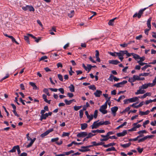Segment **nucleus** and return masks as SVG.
Returning a JSON list of instances; mask_svg holds the SVG:
<instances>
[{
	"mask_svg": "<svg viewBox=\"0 0 156 156\" xmlns=\"http://www.w3.org/2000/svg\"><path fill=\"white\" fill-rule=\"evenodd\" d=\"M108 53L110 55L115 57L118 56L119 58H124L123 56L125 55H126V58H127L130 56L129 53H128V51L127 50H120L118 52H108Z\"/></svg>",
	"mask_w": 156,
	"mask_h": 156,
	"instance_id": "1",
	"label": "nucleus"
},
{
	"mask_svg": "<svg viewBox=\"0 0 156 156\" xmlns=\"http://www.w3.org/2000/svg\"><path fill=\"white\" fill-rule=\"evenodd\" d=\"M110 98L111 97L108 98L105 103L100 107L99 111L104 114H106L108 112L105 109L107 108V102L110 101L109 103H108V105H110L111 104V102L110 101Z\"/></svg>",
	"mask_w": 156,
	"mask_h": 156,
	"instance_id": "2",
	"label": "nucleus"
},
{
	"mask_svg": "<svg viewBox=\"0 0 156 156\" xmlns=\"http://www.w3.org/2000/svg\"><path fill=\"white\" fill-rule=\"evenodd\" d=\"M148 8V7H147L143 9H140L138 13H137L136 12L133 16V17L135 18L137 16L138 18H140L141 16L143 14L144 12Z\"/></svg>",
	"mask_w": 156,
	"mask_h": 156,
	"instance_id": "3",
	"label": "nucleus"
},
{
	"mask_svg": "<svg viewBox=\"0 0 156 156\" xmlns=\"http://www.w3.org/2000/svg\"><path fill=\"white\" fill-rule=\"evenodd\" d=\"M156 84V83H154V80L153 81L152 83H148L147 84H144L140 86V87L143 90L146 89L149 87H153Z\"/></svg>",
	"mask_w": 156,
	"mask_h": 156,
	"instance_id": "4",
	"label": "nucleus"
},
{
	"mask_svg": "<svg viewBox=\"0 0 156 156\" xmlns=\"http://www.w3.org/2000/svg\"><path fill=\"white\" fill-rule=\"evenodd\" d=\"M154 136V135H147L143 137V138H141L138 140V143H140L141 142H144L145 140H147V138H151L152 137Z\"/></svg>",
	"mask_w": 156,
	"mask_h": 156,
	"instance_id": "5",
	"label": "nucleus"
},
{
	"mask_svg": "<svg viewBox=\"0 0 156 156\" xmlns=\"http://www.w3.org/2000/svg\"><path fill=\"white\" fill-rule=\"evenodd\" d=\"M127 81L126 80H123L122 82L120 83H117L115 84L114 85V87H122L123 85L127 83Z\"/></svg>",
	"mask_w": 156,
	"mask_h": 156,
	"instance_id": "6",
	"label": "nucleus"
},
{
	"mask_svg": "<svg viewBox=\"0 0 156 156\" xmlns=\"http://www.w3.org/2000/svg\"><path fill=\"white\" fill-rule=\"evenodd\" d=\"M53 131V128L50 129L47 131L45 132L42 133L41 135L40 136L42 138L44 137V136L47 135L50 133L52 132Z\"/></svg>",
	"mask_w": 156,
	"mask_h": 156,
	"instance_id": "7",
	"label": "nucleus"
},
{
	"mask_svg": "<svg viewBox=\"0 0 156 156\" xmlns=\"http://www.w3.org/2000/svg\"><path fill=\"white\" fill-rule=\"evenodd\" d=\"M87 135V133L86 132H81L77 134L76 136L78 137H85Z\"/></svg>",
	"mask_w": 156,
	"mask_h": 156,
	"instance_id": "8",
	"label": "nucleus"
},
{
	"mask_svg": "<svg viewBox=\"0 0 156 156\" xmlns=\"http://www.w3.org/2000/svg\"><path fill=\"white\" fill-rule=\"evenodd\" d=\"M145 92L146 91L143 90L140 86L139 87V89L137 91V92L135 93V94L136 95H138L140 94H142L145 93Z\"/></svg>",
	"mask_w": 156,
	"mask_h": 156,
	"instance_id": "9",
	"label": "nucleus"
},
{
	"mask_svg": "<svg viewBox=\"0 0 156 156\" xmlns=\"http://www.w3.org/2000/svg\"><path fill=\"white\" fill-rule=\"evenodd\" d=\"M118 109V108L117 106H115L111 108V111L112 113L114 116L116 115V113Z\"/></svg>",
	"mask_w": 156,
	"mask_h": 156,
	"instance_id": "10",
	"label": "nucleus"
},
{
	"mask_svg": "<svg viewBox=\"0 0 156 156\" xmlns=\"http://www.w3.org/2000/svg\"><path fill=\"white\" fill-rule=\"evenodd\" d=\"M102 94V92L101 90H97L94 93V94L96 97H100Z\"/></svg>",
	"mask_w": 156,
	"mask_h": 156,
	"instance_id": "11",
	"label": "nucleus"
},
{
	"mask_svg": "<svg viewBox=\"0 0 156 156\" xmlns=\"http://www.w3.org/2000/svg\"><path fill=\"white\" fill-rule=\"evenodd\" d=\"M101 137L103 138L100 139L101 141H106L109 139V137L106 135H101Z\"/></svg>",
	"mask_w": 156,
	"mask_h": 156,
	"instance_id": "12",
	"label": "nucleus"
},
{
	"mask_svg": "<svg viewBox=\"0 0 156 156\" xmlns=\"http://www.w3.org/2000/svg\"><path fill=\"white\" fill-rule=\"evenodd\" d=\"M127 132L126 130H123L122 132L116 134L118 137L123 136L127 134Z\"/></svg>",
	"mask_w": 156,
	"mask_h": 156,
	"instance_id": "13",
	"label": "nucleus"
},
{
	"mask_svg": "<svg viewBox=\"0 0 156 156\" xmlns=\"http://www.w3.org/2000/svg\"><path fill=\"white\" fill-rule=\"evenodd\" d=\"M99 120L94 122L93 124L91 126V128L92 129H97L99 126L98 123L97 122Z\"/></svg>",
	"mask_w": 156,
	"mask_h": 156,
	"instance_id": "14",
	"label": "nucleus"
},
{
	"mask_svg": "<svg viewBox=\"0 0 156 156\" xmlns=\"http://www.w3.org/2000/svg\"><path fill=\"white\" fill-rule=\"evenodd\" d=\"M129 54L130 56L131 55L133 56L134 58H145L144 57H140L139 55L133 53H129Z\"/></svg>",
	"mask_w": 156,
	"mask_h": 156,
	"instance_id": "15",
	"label": "nucleus"
},
{
	"mask_svg": "<svg viewBox=\"0 0 156 156\" xmlns=\"http://www.w3.org/2000/svg\"><path fill=\"white\" fill-rule=\"evenodd\" d=\"M140 97H133V98H129V101L130 103L135 102L137 101H138V98H140Z\"/></svg>",
	"mask_w": 156,
	"mask_h": 156,
	"instance_id": "16",
	"label": "nucleus"
},
{
	"mask_svg": "<svg viewBox=\"0 0 156 156\" xmlns=\"http://www.w3.org/2000/svg\"><path fill=\"white\" fill-rule=\"evenodd\" d=\"M151 20H152V18L151 17L149 18L148 19V20L147 21V26L149 28L148 29L150 30L151 29Z\"/></svg>",
	"mask_w": 156,
	"mask_h": 156,
	"instance_id": "17",
	"label": "nucleus"
},
{
	"mask_svg": "<svg viewBox=\"0 0 156 156\" xmlns=\"http://www.w3.org/2000/svg\"><path fill=\"white\" fill-rule=\"evenodd\" d=\"M150 112V111L147 110L145 112L140 111L139 112V114L141 115H148Z\"/></svg>",
	"mask_w": 156,
	"mask_h": 156,
	"instance_id": "18",
	"label": "nucleus"
},
{
	"mask_svg": "<svg viewBox=\"0 0 156 156\" xmlns=\"http://www.w3.org/2000/svg\"><path fill=\"white\" fill-rule=\"evenodd\" d=\"M82 143H77L75 141H72L70 144H68L67 145V147H69L71 146L73 144H74L75 145H79L80 144H82Z\"/></svg>",
	"mask_w": 156,
	"mask_h": 156,
	"instance_id": "19",
	"label": "nucleus"
},
{
	"mask_svg": "<svg viewBox=\"0 0 156 156\" xmlns=\"http://www.w3.org/2000/svg\"><path fill=\"white\" fill-rule=\"evenodd\" d=\"M48 117L47 113L41 115L40 117V120L42 121L43 119H45Z\"/></svg>",
	"mask_w": 156,
	"mask_h": 156,
	"instance_id": "20",
	"label": "nucleus"
},
{
	"mask_svg": "<svg viewBox=\"0 0 156 156\" xmlns=\"http://www.w3.org/2000/svg\"><path fill=\"white\" fill-rule=\"evenodd\" d=\"M117 19V18L115 17L112 19L110 20L109 21L108 24L110 26H113L114 25V20Z\"/></svg>",
	"mask_w": 156,
	"mask_h": 156,
	"instance_id": "21",
	"label": "nucleus"
},
{
	"mask_svg": "<svg viewBox=\"0 0 156 156\" xmlns=\"http://www.w3.org/2000/svg\"><path fill=\"white\" fill-rule=\"evenodd\" d=\"M116 143H109L107 144L103 145V146L105 147H108L111 146L113 147V146L115 145Z\"/></svg>",
	"mask_w": 156,
	"mask_h": 156,
	"instance_id": "22",
	"label": "nucleus"
},
{
	"mask_svg": "<svg viewBox=\"0 0 156 156\" xmlns=\"http://www.w3.org/2000/svg\"><path fill=\"white\" fill-rule=\"evenodd\" d=\"M116 151V150L115 148L114 147H111L108 148L105 150L106 152L110 151Z\"/></svg>",
	"mask_w": 156,
	"mask_h": 156,
	"instance_id": "23",
	"label": "nucleus"
},
{
	"mask_svg": "<svg viewBox=\"0 0 156 156\" xmlns=\"http://www.w3.org/2000/svg\"><path fill=\"white\" fill-rule=\"evenodd\" d=\"M120 62L117 60H111L109 61V63L114 65H117Z\"/></svg>",
	"mask_w": 156,
	"mask_h": 156,
	"instance_id": "24",
	"label": "nucleus"
},
{
	"mask_svg": "<svg viewBox=\"0 0 156 156\" xmlns=\"http://www.w3.org/2000/svg\"><path fill=\"white\" fill-rule=\"evenodd\" d=\"M80 126L82 130H84L87 127V124L86 123L81 124Z\"/></svg>",
	"mask_w": 156,
	"mask_h": 156,
	"instance_id": "25",
	"label": "nucleus"
},
{
	"mask_svg": "<svg viewBox=\"0 0 156 156\" xmlns=\"http://www.w3.org/2000/svg\"><path fill=\"white\" fill-rule=\"evenodd\" d=\"M131 143L129 142L125 144H121L120 146L126 148L129 147L131 145Z\"/></svg>",
	"mask_w": 156,
	"mask_h": 156,
	"instance_id": "26",
	"label": "nucleus"
},
{
	"mask_svg": "<svg viewBox=\"0 0 156 156\" xmlns=\"http://www.w3.org/2000/svg\"><path fill=\"white\" fill-rule=\"evenodd\" d=\"M89 151L90 150L89 148H82V147H81V149H79V151L82 152H85Z\"/></svg>",
	"mask_w": 156,
	"mask_h": 156,
	"instance_id": "27",
	"label": "nucleus"
},
{
	"mask_svg": "<svg viewBox=\"0 0 156 156\" xmlns=\"http://www.w3.org/2000/svg\"><path fill=\"white\" fill-rule=\"evenodd\" d=\"M140 60L137 61V62L139 63L140 65L142 66L144 64H147V63L143 62V61H144V59H140Z\"/></svg>",
	"mask_w": 156,
	"mask_h": 156,
	"instance_id": "28",
	"label": "nucleus"
},
{
	"mask_svg": "<svg viewBox=\"0 0 156 156\" xmlns=\"http://www.w3.org/2000/svg\"><path fill=\"white\" fill-rule=\"evenodd\" d=\"M70 91L72 92H73L75 91V88L74 86L72 84H71L69 87Z\"/></svg>",
	"mask_w": 156,
	"mask_h": 156,
	"instance_id": "29",
	"label": "nucleus"
},
{
	"mask_svg": "<svg viewBox=\"0 0 156 156\" xmlns=\"http://www.w3.org/2000/svg\"><path fill=\"white\" fill-rule=\"evenodd\" d=\"M18 146V145L14 146L12 147V149L9 151V152L12 153L15 152L16 150H17Z\"/></svg>",
	"mask_w": 156,
	"mask_h": 156,
	"instance_id": "30",
	"label": "nucleus"
},
{
	"mask_svg": "<svg viewBox=\"0 0 156 156\" xmlns=\"http://www.w3.org/2000/svg\"><path fill=\"white\" fill-rule=\"evenodd\" d=\"M125 98V96L123 95L120 96L118 99H116L115 98L114 99V100L116 101H117L118 102H120V100L123 99Z\"/></svg>",
	"mask_w": 156,
	"mask_h": 156,
	"instance_id": "31",
	"label": "nucleus"
},
{
	"mask_svg": "<svg viewBox=\"0 0 156 156\" xmlns=\"http://www.w3.org/2000/svg\"><path fill=\"white\" fill-rule=\"evenodd\" d=\"M74 11L73 10L71 11L70 13L68 14V16L72 18L74 15Z\"/></svg>",
	"mask_w": 156,
	"mask_h": 156,
	"instance_id": "32",
	"label": "nucleus"
},
{
	"mask_svg": "<svg viewBox=\"0 0 156 156\" xmlns=\"http://www.w3.org/2000/svg\"><path fill=\"white\" fill-rule=\"evenodd\" d=\"M96 134H94L92 133H90L88 134H87V138H90L92 136L95 135Z\"/></svg>",
	"mask_w": 156,
	"mask_h": 156,
	"instance_id": "33",
	"label": "nucleus"
},
{
	"mask_svg": "<svg viewBox=\"0 0 156 156\" xmlns=\"http://www.w3.org/2000/svg\"><path fill=\"white\" fill-rule=\"evenodd\" d=\"M89 89L94 90H96V87L94 85H91L88 86Z\"/></svg>",
	"mask_w": 156,
	"mask_h": 156,
	"instance_id": "34",
	"label": "nucleus"
},
{
	"mask_svg": "<svg viewBox=\"0 0 156 156\" xmlns=\"http://www.w3.org/2000/svg\"><path fill=\"white\" fill-rule=\"evenodd\" d=\"M24 39L29 44H30L29 37L27 36H24Z\"/></svg>",
	"mask_w": 156,
	"mask_h": 156,
	"instance_id": "35",
	"label": "nucleus"
},
{
	"mask_svg": "<svg viewBox=\"0 0 156 156\" xmlns=\"http://www.w3.org/2000/svg\"><path fill=\"white\" fill-rule=\"evenodd\" d=\"M28 10H29L30 11H33L34 12L35 11L32 5H29L28 6Z\"/></svg>",
	"mask_w": 156,
	"mask_h": 156,
	"instance_id": "36",
	"label": "nucleus"
},
{
	"mask_svg": "<svg viewBox=\"0 0 156 156\" xmlns=\"http://www.w3.org/2000/svg\"><path fill=\"white\" fill-rule=\"evenodd\" d=\"M82 107V106H75L74 107V109L75 111H77L79 110Z\"/></svg>",
	"mask_w": 156,
	"mask_h": 156,
	"instance_id": "37",
	"label": "nucleus"
},
{
	"mask_svg": "<svg viewBox=\"0 0 156 156\" xmlns=\"http://www.w3.org/2000/svg\"><path fill=\"white\" fill-rule=\"evenodd\" d=\"M144 101H142L140 103L137 105L134 106V108H138L139 107H141L144 104Z\"/></svg>",
	"mask_w": 156,
	"mask_h": 156,
	"instance_id": "38",
	"label": "nucleus"
},
{
	"mask_svg": "<svg viewBox=\"0 0 156 156\" xmlns=\"http://www.w3.org/2000/svg\"><path fill=\"white\" fill-rule=\"evenodd\" d=\"M64 102H65L66 104L67 105H70L72 103L71 101H68L67 99H65L64 100Z\"/></svg>",
	"mask_w": 156,
	"mask_h": 156,
	"instance_id": "39",
	"label": "nucleus"
},
{
	"mask_svg": "<svg viewBox=\"0 0 156 156\" xmlns=\"http://www.w3.org/2000/svg\"><path fill=\"white\" fill-rule=\"evenodd\" d=\"M83 110H80L79 111V116L80 118L83 117Z\"/></svg>",
	"mask_w": 156,
	"mask_h": 156,
	"instance_id": "40",
	"label": "nucleus"
},
{
	"mask_svg": "<svg viewBox=\"0 0 156 156\" xmlns=\"http://www.w3.org/2000/svg\"><path fill=\"white\" fill-rule=\"evenodd\" d=\"M96 54H95V57L96 58H99V53L98 50H96L95 51Z\"/></svg>",
	"mask_w": 156,
	"mask_h": 156,
	"instance_id": "41",
	"label": "nucleus"
},
{
	"mask_svg": "<svg viewBox=\"0 0 156 156\" xmlns=\"http://www.w3.org/2000/svg\"><path fill=\"white\" fill-rule=\"evenodd\" d=\"M147 133L146 131V130H140L137 132V133L138 134H143L144 133Z\"/></svg>",
	"mask_w": 156,
	"mask_h": 156,
	"instance_id": "42",
	"label": "nucleus"
},
{
	"mask_svg": "<svg viewBox=\"0 0 156 156\" xmlns=\"http://www.w3.org/2000/svg\"><path fill=\"white\" fill-rule=\"evenodd\" d=\"M129 99H125L123 100L124 104L126 105L130 103L129 101Z\"/></svg>",
	"mask_w": 156,
	"mask_h": 156,
	"instance_id": "43",
	"label": "nucleus"
},
{
	"mask_svg": "<svg viewBox=\"0 0 156 156\" xmlns=\"http://www.w3.org/2000/svg\"><path fill=\"white\" fill-rule=\"evenodd\" d=\"M59 138L58 137H56L54 138H52L51 140V142H57V141L58 140Z\"/></svg>",
	"mask_w": 156,
	"mask_h": 156,
	"instance_id": "44",
	"label": "nucleus"
},
{
	"mask_svg": "<svg viewBox=\"0 0 156 156\" xmlns=\"http://www.w3.org/2000/svg\"><path fill=\"white\" fill-rule=\"evenodd\" d=\"M133 77L135 81L136 80H139V76L136 75H134Z\"/></svg>",
	"mask_w": 156,
	"mask_h": 156,
	"instance_id": "45",
	"label": "nucleus"
},
{
	"mask_svg": "<svg viewBox=\"0 0 156 156\" xmlns=\"http://www.w3.org/2000/svg\"><path fill=\"white\" fill-rule=\"evenodd\" d=\"M98 111L97 110H96L94 112V118L96 119L97 118L98 116Z\"/></svg>",
	"mask_w": 156,
	"mask_h": 156,
	"instance_id": "46",
	"label": "nucleus"
},
{
	"mask_svg": "<svg viewBox=\"0 0 156 156\" xmlns=\"http://www.w3.org/2000/svg\"><path fill=\"white\" fill-rule=\"evenodd\" d=\"M58 78L61 81H63V77L60 74H59L58 75Z\"/></svg>",
	"mask_w": 156,
	"mask_h": 156,
	"instance_id": "47",
	"label": "nucleus"
},
{
	"mask_svg": "<svg viewBox=\"0 0 156 156\" xmlns=\"http://www.w3.org/2000/svg\"><path fill=\"white\" fill-rule=\"evenodd\" d=\"M143 148H141L140 147H139L137 148V150L140 153H141L143 151Z\"/></svg>",
	"mask_w": 156,
	"mask_h": 156,
	"instance_id": "48",
	"label": "nucleus"
},
{
	"mask_svg": "<svg viewBox=\"0 0 156 156\" xmlns=\"http://www.w3.org/2000/svg\"><path fill=\"white\" fill-rule=\"evenodd\" d=\"M69 75L71 76L72 75V73H74V72L72 70V67L71 66L70 67V70L69 71Z\"/></svg>",
	"mask_w": 156,
	"mask_h": 156,
	"instance_id": "49",
	"label": "nucleus"
},
{
	"mask_svg": "<svg viewBox=\"0 0 156 156\" xmlns=\"http://www.w3.org/2000/svg\"><path fill=\"white\" fill-rule=\"evenodd\" d=\"M87 70H88V72L90 70L91 67H92V66L91 65H90V64H87Z\"/></svg>",
	"mask_w": 156,
	"mask_h": 156,
	"instance_id": "50",
	"label": "nucleus"
},
{
	"mask_svg": "<svg viewBox=\"0 0 156 156\" xmlns=\"http://www.w3.org/2000/svg\"><path fill=\"white\" fill-rule=\"evenodd\" d=\"M58 90L60 91L62 94H64V90L63 88H59Z\"/></svg>",
	"mask_w": 156,
	"mask_h": 156,
	"instance_id": "51",
	"label": "nucleus"
},
{
	"mask_svg": "<svg viewBox=\"0 0 156 156\" xmlns=\"http://www.w3.org/2000/svg\"><path fill=\"white\" fill-rule=\"evenodd\" d=\"M29 5H27L25 6H23L22 7V9L24 10V11H27L28 10Z\"/></svg>",
	"mask_w": 156,
	"mask_h": 156,
	"instance_id": "52",
	"label": "nucleus"
},
{
	"mask_svg": "<svg viewBox=\"0 0 156 156\" xmlns=\"http://www.w3.org/2000/svg\"><path fill=\"white\" fill-rule=\"evenodd\" d=\"M69 133L66 132H63L62 136H69Z\"/></svg>",
	"mask_w": 156,
	"mask_h": 156,
	"instance_id": "53",
	"label": "nucleus"
},
{
	"mask_svg": "<svg viewBox=\"0 0 156 156\" xmlns=\"http://www.w3.org/2000/svg\"><path fill=\"white\" fill-rule=\"evenodd\" d=\"M114 134V132L112 131H109L107 133V134H106L108 137H109L110 135H111L113 134Z\"/></svg>",
	"mask_w": 156,
	"mask_h": 156,
	"instance_id": "54",
	"label": "nucleus"
},
{
	"mask_svg": "<svg viewBox=\"0 0 156 156\" xmlns=\"http://www.w3.org/2000/svg\"><path fill=\"white\" fill-rule=\"evenodd\" d=\"M136 127L135 126H134L132 128L129 129V131H136Z\"/></svg>",
	"mask_w": 156,
	"mask_h": 156,
	"instance_id": "55",
	"label": "nucleus"
},
{
	"mask_svg": "<svg viewBox=\"0 0 156 156\" xmlns=\"http://www.w3.org/2000/svg\"><path fill=\"white\" fill-rule=\"evenodd\" d=\"M128 81L131 83L134 82L135 81L133 78V77L129 78V79Z\"/></svg>",
	"mask_w": 156,
	"mask_h": 156,
	"instance_id": "56",
	"label": "nucleus"
},
{
	"mask_svg": "<svg viewBox=\"0 0 156 156\" xmlns=\"http://www.w3.org/2000/svg\"><path fill=\"white\" fill-rule=\"evenodd\" d=\"M49 89L51 90L52 91L54 92H57L58 90L56 88H48Z\"/></svg>",
	"mask_w": 156,
	"mask_h": 156,
	"instance_id": "57",
	"label": "nucleus"
},
{
	"mask_svg": "<svg viewBox=\"0 0 156 156\" xmlns=\"http://www.w3.org/2000/svg\"><path fill=\"white\" fill-rule=\"evenodd\" d=\"M12 41V42L15 43L17 44H19V43L14 38V37H12V38L11 39Z\"/></svg>",
	"mask_w": 156,
	"mask_h": 156,
	"instance_id": "58",
	"label": "nucleus"
},
{
	"mask_svg": "<svg viewBox=\"0 0 156 156\" xmlns=\"http://www.w3.org/2000/svg\"><path fill=\"white\" fill-rule=\"evenodd\" d=\"M153 102L152 100L150 99L146 101H145V104L146 105H148L150 103H151Z\"/></svg>",
	"mask_w": 156,
	"mask_h": 156,
	"instance_id": "59",
	"label": "nucleus"
},
{
	"mask_svg": "<svg viewBox=\"0 0 156 156\" xmlns=\"http://www.w3.org/2000/svg\"><path fill=\"white\" fill-rule=\"evenodd\" d=\"M67 95L69 98H72L74 96L73 94L71 93H68Z\"/></svg>",
	"mask_w": 156,
	"mask_h": 156,
	"instance_id": "60",
	"label": "nucleus"
},
{
	"mask_svg": "<svg viewBox=\"0 0 156 156\" xmlns=\"http://www.w3.org/2000/svg\"><path fill=\"white\" fill-rule=\"evenodd\" d=\"M93 115L91 114V115H89L88 116V117L87 116V118L89 119H90L91 120L93 119Z\"/></svg>",
	"mask_w": 156,
	"mask_h": 156,
	"instance_id": "61",
	"label": "nucleus"
},
{
	"mask_svg": "<svg viewBox=\"0 0 156 156\" xmlns=\"http://www.w3.org/2000/svg\"><path fill=\"white\" fill-rule=\"evenodd\" d=\"M128 45V44H125L124 43L123 44H120V46L122 47L125 48Z\"/></svg>",
	"mask_w": 156,
	"mask_h": 156,
	"instance_id": "62",
	"label": "nucleus"
},
{
	"mask_svg": "<svg viewBox=\"0 0 156 156\" xmlns=\"http://www.w3.org/2000/svg\"><path fill=\"white\" fill-rule=\"evenodd\" d=\"M150 66L149 65H146L145 66H144L142 68V70H145L148 67Z\"/></svg>",
	"mask_w": 156,
	"mask_h": 156,
	"instance_id": "63",
	"label": "nucleus"
},
{
	"mask_svg": "<svg viewBox=\"0 0 156 156\" xmlns=\"http://www.w3.org/2000/svg\"><path fill=\"white\" fill-rule=\"evenodd\" d=\"M142 37V35H140L138 36H136V40H140L141 38Z\"/></svg>",
	"mask_w": 156,
	"mask_h": 156,
	"instance_id": "64",
	"label": "nucleus"
}]
</instances>
